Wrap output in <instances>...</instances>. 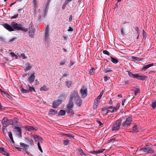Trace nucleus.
Masks as SVG:
<instances>
[{"mask_svg": "<svg viewBox=\"0 0 156 156\" xmlns=\"http://www.w3.org/2000/svg\"><path fill=\"white\" fill-rule=\"evenodd\" d=\"M73 103L70 102H69L66 105V112L70 117H73L74 114V112L73 109Z\"/></svg>", "mask_w": 156, "mask_h": 156, "instance_id": "f03ea898", "label": "nucleus"}, {"mask_svg": "<svg viewBox=\"0 0 156 156\" xmlns=\"http://www.w3.org/2000/svg\"><path fill=\"white\" fill-rule=\"evenodd\" d=\"M11 26L7 23L3 24H2L5 28L9 31H12L16 30H21L24 32L28 31V29L23 27L21 23L12 22L11 23Z\"/></svg>", "mask_w": 156, "mask_h": 156, "instance_id": "f257e3e1", "label": "nucleus"}, {"mask_svg": "<svg viewBox=\"0 0 156 156\" xmlns=\"http://www.w3.org/2000/svg\"><path fill=\"white\" fill-rule=\"evenodd\" d=\"M95 69L94 68H91L89 71V73L90 75H93L94 73Z\"/></svg>", "mask_w": 156, "mask_h": 156, "instance_id": "79ce46f5", "label": "nucleus"}, {"mask_svg": "<svg viewBox=\"0 0 156 156\" xmlns=\"http://www.w3.org/2000/svg\"><path fill=\"white\" fill-rule=\"evenodd\" d=\"M119 82L121 83V84L122 85L126 84L130 85L131 84V83L129 81L127 80L126 79H120Z\"/></svg>", "mask_w": 156, "mask_h": 156, "instance_id": "f8f14e48", "label": "nucleus"}, {"mask_svg": "<svg viewBox=\"0 0 156 156\" xmlns=\"http://www.w3.org/2000/svg\"><path fill=\"white\" fill-rule=\"evenodd\" d=\"M78 92L76 90L72 91L70 93L69 102L73 103V101L79 97Z\"/></svg>", "mask_w": 156, "mask_h": 156, "instance_id": "39448f33", "label": "nucleus"}, {"mask_svg": "<svg viewBox=\"0 0 156 156\" xmlns=\"http://www.w3.org/2000/svg\"><path fill=\"white\" fill-rule=\"evenodd\" d=\"M27 67H26V69H25V70L26 71L29 70L32 68V67L31 66H30L29 63H28V64H27Z\"/></svg>", "mask_w": 156, "mask_h": 156, "instance_id": "ea45409f", "label": "nucleus"}, {"mask_svg": "<svg viewBox=\"0 0 156 156\" xmlns=\"http://www.w3.org/2000/svg\"><path fill=\"white\" fill-rule=\"evenodd\" d=\"M133 92L135 95H136L138 93H140V89L139 88H136L135 90H133Z\"/></svg>", "mask_w": 156, "mask_h": 156, "instance_id": "72a5a7b5", "label": "nucleus"}, {"mask_svg": "<svg viewBox=\"0 0 156 156\" xmlns=\"http://www.w3.org/2000/svg\"><path fill=\"white\" fill-rule=\"evenodd\" d=\"M48 8V7L45 6V8L44 10H43V12L47 14Z\"/></svg>", "mask_w": 156, "mask_h": 156, "instance_id": "5fc2aeb1", "label": "nucleus"}, {"mask_svg": "<svg viewBox=\"0 0 156 156\" xmlns=\"http://www.w3.org/2000/svg\"><path fill=\"white\" fill-rule=\"evenodd\" d=\"M132 121V116L131 115L129 116L126 119L125 121L122 122V126L123 129H125L130 126Z\"/></svg>", "mask_w": 156, "mask_h": 156, "instance_id": "20e7f679", "label": "nucleus"}, {"mask_svg": "<svg viewBox=\"0 0 156 156\" xmlns=\"http://www.w3.org/2000/svg\"><path fill=\"white\" fill-rule=\"evenodd\" d=\"M49 26L48 25L46 27V29L45 31V40L46 41H48V39L49 38Z\"/></svg>", "mask_w": 156, "mask_h": 156, "instance_id": "9d476101", "label": "nucleus"}, {"mask_svg": "<svg viewBox=\"0 0 156 156\" xmlns=\"http://www.w3.org/2000/svg\"><path fill=\"white\" fill-rule=\"evenodd\" d=\"M134 29L136 31V34H139V27H133Z\"/></svg>", "mask_w": 156, "mask_h": 156, "instance_id": "49530a36", "label": "nucleus"}, {"mask_svg": "<svg viewBox=\"0 0 156 156\" xmlns=\"http://www.w3.org/2000/svg\"><path fill=\"white\" fill-rule=\"evenodd\" d=\"M103 52L105 54H106V55H109V53L107 50H103Z\"/></svg>", "mask_w": 156, "mask_h": 156, "instance_id": "4d7b16f0", "label": "nucleus"}, {"mask_svg": "<svg viewBox=\"0 0 156 156\" xmlns=\"http://www.w3.org/2000/svg\"><path fill=\"white\" fill-rule=\"evenodd\" d=\"M151 106L154 109L156 108V101H152V104L151 105Z\"/></svg>", "mask_w": 156, "mask_h": 156, "instance_id": "e433bc0d", "label": "nucleus"}, {"mask_svg": "<svg viewBox=\"0 0 156 156\" xmlns=\"http://www.w3.org/2000/svg\"><path fill=\"white\" fill-rule=\"evenodd\" d=\"M122 119H119L113 124L112 128V130L113 131H116L120 129V127L121 125Z\"/></svg>", "mask_w": 156, "mask_h": 156, "instance_id": "7ed1b4c3", "label": "nucleus"}, {"mask_svg": "<svg viewBox=\"0 0 156 156\" xmlns=\"http://www.w3.org/2000/svg\"><path fill=\"white\" fill-rule=\"evenodd\" d=\"M146 35V33L144 30H143V38H146L145 36Z\"/></svg>", "mask_w": 156, "mask_h": 156, "instance_id": "052dcab7", "label": "nucleus"}, {"mask_svg": "<svg viewBox=\"0 0 156 156\" xmlns=\"http://www.w3.org/2000/svg\"><path fill=\"white\" fill-rule=\"evenodd\" d=\"M66 62V61L63 60L62 61L59 63L60 65H62L64 64Z\"/></svg>", "mask_w": 156, "mask_h": 156, "instance_id": "69168bd1", "label": "nucleus"}, {"mask_svg": "<svg viewBox=\"0 0 156 156\" xmlns=\"http://www.w3.org/2000/svg\"><path fill=\"white\" fill-rule=\"evenodd\" d=\"M62 103L61 101L59 100H58L56 101H55L53 102V107L54 108H57L60 104Z\"/></svg>", "mask_w": 156, "mask_h": 156, "instance_id": "dca6fc26", "label": "nucleus"}, {"mask_svg": "<svg viewBox=\"0 0 156 156\" xmlns=\"http://www.w3.org/2000/svg\"><path fill=\"white\" fill-rule=\"evenodd\" d=\"M20 145L25 149H27L29 147V145L28 144L24 143L21 142L20 143Z\"/></svg>", "mask_w": 156, "mask_h": 156, "instance_id": "7c9ffc66", "label": "nucleus"}, {"mask_svg": "<svg viewBox=\"0 0 156 156\" xmlns=\"http://www.w3.org/2000/svg\"><path fill=\"white\" fill-rule=\"evenodd\" d=\"M18 16V14L15 15L14 16H12L11 18V19H15L16 18H17Z\"/></svg>", "mask_w": 156, "mask_h": 156, "instance_id": "13d9d810", "label": "nucleus"}, {"mask_svg": "<svg viewBox=\"0 0 156 156\" xmlns=\"http://www.w3.org/2000/svg\"><path fill=\"white\" fill-rule=\"evenodd\" d=\"M96 121L99 124V126H101L102 125V123H101V121L98 120H97Z\"/></svg>", "mask_w": 156, "mask_h": 156, "instance_id": "774afa93", "label": "nucleus"}, {"mask_svg": "<svg viewBox=\"0 0 156 156\" xmlns=\"http://www.w3.org/2000/svg\"><path fill=\"white\" fill-rule=\"evenodd\" d=\"M51 0H47L45 2V6H48Z\"/></svg>", "mask_w": 156, "mask_h": 156, "instance_id": "37998d69", "label": "nucleus"}, {"mask_svg": "<svg viewBox=\"0 0 156 156\" xmlns=\"http://www.w3.org/2000/svg\"><path fill=\"white\" fill-rule=\"evenodd\" d=\"M104 80L105 81H106L110 79V77L107 76H105L104 77Z\"/></svg>", "mask_w": 156, "mask_h": 156, "instance_id": "680f3d73", "label": "nucleus"}, {"mask_svg": "<svg viewBox=\"0 0 156 156\" xmlns=\"http://www.w3.org/2000/svg\"><path fill=\"white\" fill-rule=\"evenodd\" d=\"M102 96L101 95H99L98 96L97 98H95V100H97L98 101H100V99L101 98Z\"/></svg>", "mask_w": 156, "mask_h": 156, "instance_id": "e2e57ef3", "label": "nucleus"}, {"mask_svg": "<svg viewBox=\"0 0 156 156\" xmlns=\"http://www.w3.org/2000/svg\"><path fill=\"white\" fill-rule=\"evenodd\" d=\"M101 110L104 112L105 114H107L109 112H110L111 110L108 109L107 108H102Z\"/></svg>", "mask_w": 156, "mask_h": 156, "instance_id": "c756f323", "label": "nucleus"}, {"mask_svg": "<svg viewBox=\"0 0 156 156\" xmlns=\"http://www.w3.org/2000/svg\"><path fill=\"white\" fill-rule=\"evenodd\" d=\"M87 87L85 86H83L80 91L82 98H84L87 96Z\"/></svg>", "mask_w": 156, "mask_h": 156, "instance_id": "0eeeda50", "label": "nucleus"}, {"mask_svg": "<svg viewBox=\"0 0 156 156\" xmlns=\"http://www.w3.org/2000/svg\"><path fill=\"white\" fill-rule=\"evenodd\" d=\"M102 69L103 71L105 73H112L113 72V70L111 69L110 66H104L102 67Z\"/></svg>", "mask_w": 156, "mask_h": 156, "instance_id": "1a4fd4ad", "label": "nucleus"}, {"mask_svg": "<svg viewBox=\"0 0 156 156\" xmlns=\"http://www.w3.org/2000/svg\"><path fill=\"white\" fill-rule=\"evenodd\" d=\"M138 127L137 126L135 125L133 127V130L132 131H130L131 132H135L136 133L138 131Z\"/></svg>", "mask_w": 156, "mask_h": 156, "instance_id": "c9c22d12", "label": "nucleus"}, {"mask_svg": "<svg viewBox=\"0 0 156 156\" xmlns=\"http://www.w3.org/2000/svg\"><path fill=\"white\" fill-rule=\"evenodd\" d=\"M47 14L44 12L40 13L38 16V20H40L43 18H44L46 16Z\"/></svg>", "mask_w": 156, "mask_h": 156, "instance_id": "a878e982", "label": "nucleus"}, {"mask_svg": "<svg viewBox=\"0 0 156 156\" xmlns=\"http://www.w3.org/2000/svg\"><path fill=\"white\" fill-rule=\"evenodd\" d=\"M29 91H30V92H32V91H33L35 92L36 91L35 88L34 87H31V86H30L29 85Z\"/></svg>", "mask_w": 156, "mask_h": 156, "instance_id": "a19ab883", "label": "nucleus"}, {"mask_svg": "<svg viewBox=\"0 0 156 156\" xmlns=\"http://www.w3.org/2000/svg\"><path fill=\"white\" fill-rule=\"evenodd\" d=\"M120 106V104L119 103L117 104L115 108H113V109L111 111V112L112 113L114 112H116L119 108Z\"/></svg>", "mask_w": 156, "mask_h": 156, "instance_id": "c85d7f7f", "label": "nucleus"}, {"mask_svg": "<svg viewBox=\"0 0 156 156\" xmlns=\"http://www.w3.org/2000/svg\"><path fill=\"white\" fill-rule=\"evenodd\" d=\"M33 136L36 141H40L42 140V138L41 137L37 136V135L35 134L33 135Z\"/></svg>", "mask_w": 156, "mask_h": 156, "instance_id": "bb28decb", "label": "nucleus"}, {"mask_svg": "<svg viewBox=\"0 0 156 156\" xmlns=\"http://www.w3.org/2000/svg\"><path fill=\"white\" fill-rule=\"evenodd\" d=\"M40 90L41 91L42 90L45 91L48 90V88H47L46 86L44 85L40 88Z\"/></svg>", "mask_w": 156, "mask_h": 156, "instance_id": "4c0bfd02", "label": "nucleus"}, {"mask_svg": "<svg viewBox=\"0 0 156 156\" xmlns=\"http://www.w3.org/2000/svg\"><path fill=\"white\" fill-rule=\"evenodd\" d=\"M78 151H79V154L80 155H83L84 154V153L83 150L81 149H78Z\"/></svg>", "mask_w": 156, "mask_h": 156, "instance_id": "603ef678", "label": "nucleus"}, {"mask_svg": "<svg viewBox=\"0 0 156 156\" xmlns=\"http://www.w3.org/2000/svg\"><path fill=\"white\" fill-rule=\"evenodd\" d=\"M67 4V3H66L65 2H64L62 7V9H64L65 8L66 5Z\"/></svg>", "mask_w": 156, "mask_h": 156, "instance_id": "0e129e2a", "label": "nucleus"}, {"mask_svg": "<svg viewBox=\"0 0 156 156\" xmlns=\"http://www.w3.org/2000/svg\"><path fill=\"white\" fill-rule=\"evenodd\" d=\"M140 151H143L144 152H146L147 153L153 154L154 153V150L149 147H144L141 148Z\"/></svg>", "mask_w": 156, "mask_h": 156, "instance_id": "6e6552de", "label": "nucleus"}, {"mask_svg": "<svg viewBox=\"0 0 156 156\" xmlns=\"http://www.w3.org/2000/svg\"><path fill=\"white\" fill-rule=\"evenodd\" d=\"M111 58L112 62L114 63H117L118 62V59L117 58H113L112 57H111Z\"/></svg>", "mask_w": 156, "mask_h": 156, "instance_id": "473e14b6", "label": "nucleus"}, {"mask_svg": "<svg viewBox=\"0 0 156 156\" xmlns=\"http://www.w3.org/2000/svg\"><path fill=\"white\" fill-rule=\"evenodd\" d=\"M124 28L122 27L121 29V32L122 34L123 35L124 34Z\"/></svg>", "mask_w": 156, "mask_h": 156, "instance_id": "338daca9", "label": "nucleus"}, {"mask_svg": "<svg viewBox=\"0 0 156 156\" xmlns=\"http://www.w3.org/2000/svg\"><path fill=\"white\" fill-rule=\"evenodd\" d=\"M37 146L39 148V149L41 152H43V151L42 148L40 146V144L39 142H38L37 143Z\"/></svg>", "mask_w": 156, "mask_h": 156, "instance_id": "8fccbe9b", "label": "nucleus"}, {"mask_svg": "<svg viewBox=\"0 0 156 156\" xmlns=\"http://www.w3.org/2000/svg\"><path fill=\"white\" fill-rule=\"evenodd\" d=\"M66 111L64 110H61L58 115V116L60 115H63L66 114Z\"/></svg>", "mask_w": 156, "mask_h": 156, "instance_id": "2f4dec72", "label": "nucleus"}, {"mask_svg": "<svg viewBox=\"0 0 156 156\" xmlns=\"http://www.w3.org/2000/svg\"><path fill=\"white\" fill-rule=\"evenodd\" d=\"M99 101H98L97 100H95L93 106V108L94 109H95L97 108L99 103Z\"/></svg>", "mask_w": 156, "mask_h": 156, "instance_id": "5701e85b", "label": "nucleus"}, {"mask_svg": "<svg viewBox=\"0 0 156 156\" xmlns=\"http://www.w3.org/2000/svg\"><path fill=\"white\" fill-rule=\"evenodd\" d=\"M131 58H132L131 59L133 61L137 60L138 59V57H137L132 56Z\"/></svg>", "mask_w": 156, "mask_h": 156, "instance_id": "6e6d98bb", "label": "nucleus"}, {"mask_svg": "<svg viewBox=\"0 0 156 156\" xmlns=\"http://www.w3.org/2000/svg\"><path fill=\"white\" fill-rule=\"evenodd\" d=\"M70 141V140H68L67 139L65 140L64 141L63 144L65 145H67L68 144L69 142Z\"/></svg>", "mask_w": 156, "mask_h": 156, "instance_id": "de8ad7c7", "label": "nucleus"}, {"mask_svg": "<svg viewBox=\"0 0 156 156\" xmlns=\"http://www.w3.org/2000/svg\"><path fill=\"white\" fill-rule=\"evenodd\" d=\"M19 119L17 118H14L13 120H11L10 121L11 122L13 126H18V123L19 122Z\"/></svg>", "mask_w": 156, "mask_h": 156, "instance_id": "6ab92c4d", "label": "nucleus"}, {"mask_svg": "<svg viewBox=\"0 0 156 156\" xmlns=\"http://www.w3.org/2000/svg\"><path fill=\"white\" fill-rule=\"evenodd\" d=\"M76 104V105L78 107H80L82 103V100L80 98V97H78L76 100H74Z\"/></svg>", "mask_w": 156, "mask_h": 156, "instance_id": "ddd939ff", "label": "nucleus"}, {"mask_svg": "<svg viewBox=\"0 0 156 156\" xmlns=\"http://www.w3.org/2000/svg\"><path fill=\"white\" fill-rule=\"evenodd\" d=\"M63 135L62 136H67L69 137H73V135L72 134H62Z\"/></svg>", "mask_w": 156, "mask_h": 156, "instance_id": "a18cd8bd", "label": "nucleus"}, {"mask_svg": "<svg viewBox=\"0 0 156 156\" xmlns=\"http://www.w3.org/2000/svg\"><path fill=\"white\" fill-rule=\"evenodd\" d=\"M128 75L130 77L134 78H137V74H134L133 73L129 71H128Z\"/></svg>", "mask_w": 156, "mask_h": 156, "instance_id": "b1692460", "label": "nucleus"}, {"mask_svg": "<svg viewBox=\"0 0 156 156\" xmlns=\"http://www.w3.org/2000/svg\"><path fill=\"white\" fill-rule=\"evenodd\" d=\"M28 29L29 30L28 32L29 36L31 38H34L35 29L34 28L33 24L32 22H31L30 24Z\"/></svg>", "mask_w": 156, "mask_h": 156, "instance_id": "423d86ee", "label": "nucleus"}, {"mask_svg": "<svg viewBox=\"0 0 156 156\" xmlns=\"http://www.w3.org/2000/svg\"><path fill=\"white\" fill-rule=\"evenodd\" d=\"M57 112L56 111L55 112V110L52 109H51L49 112L48 115L51 116H52L54 115L55 113L56 114Z\"/></svg>", "mask_w": 156, "mask_h": 156, "instance_id": "cd10ccee", "label": "nucleus"}, {"mask_svg": "<svg viewBox=\"0 0 156 156\" xmlns=\"http://www.w3.org/2000/svg\"><path fill=\"white\" fill-rule=\"evenodd\" d=\"M147 78L148 77L146 76H142L137 74L136 79L139 80H145V79H147Z\"/></svg>", "mask_w": 156, "mask_h": 156, "instance_id": "412c9836", "label": "nucleus"}, {"mask_svg": "<svg viewBox=\"0 0 156 156\" xmlns=\"http://www.w3.org/2000/svg\"><path fill=\"white\" fill-rule=\"evenodd\" d=\"M21 91L22 93H28L29 92V90L24 89L23 88L21 89Z\"/></svg>", "mask_w": 156, "mask_h": 156, "instance_id": "58836bf2", "label": "nucleus"}, {"mask_svg": "<svg viewBox=\"0 0 156 156\" xmlns=\"http://www.w3.org/2000/svg\"><path fill=\"white\" fill-rule=\"evenodd\" d=\"M105 150V149H103L101 150H98L97 151H96V154H98L102 153L103 152L104 150Z\"/></svg>", "mask_w": 156, "mask_h": 156, "instance_id": "09e8293b", "label": "nucleus"}, {"mask_svg": "<svg viewBox=\"0 0 156 156\" xmlns=\"http://www.w3.org/2000/svg\"><path fill=\"white\" fill-rule=\"evenodd\" d=\"M38 5V1L37 0H33V6L34 7V10L36 12L37 8Z\"/></svg>", "mask_w": 156, "mask_h": 156, "instance_id": "aec40b11", "label": "nucleus"}, {"mask_svg": "<svg viewBox=\"0 0 156 156\" xmlns=\"http://www.w3.org/2000/svg\"><path fill=\"white\" fill-rule=\"evenodd\" d=\"M24 128L26 130L29 131H31L34 130H36L37 129V128L35 129L33 126H25Z\"/></svg>", "mask_w": 156, "mask_h": 156, "instance_id": "a211bd4d", "label": "nucleus"}, {"mask_svg": "<svg viewBox=\"0 0 156 156\" xmlns=\"http://www.w3.org/2000/svg\"><path fill=\"white\" fill-rule=\"evenodd\" d=\"M71 85V83L70 81H68L66 82V85L69 88L70 87Z\"/></svg>", "mask_w": 156, "mask_h": 156, "instance_id": "3c124183", "label": "nucleus"}, {"mask_svg": "<svg viewBox=\"0 0 156 156\" xmlns=\"http://www.w3.org/2000/svg\"><path fill=\"white\" fill-rule=\"evenodd\" d=\"M67 97V94L66 93H61L59 97V100L61 101L62 102V101L65 100Z\"/></svg>", "mask_w": 156, "mask_h": 156, "instance_id": "4468645a", "label": "nucleus"}, {"mask_svg": "<svg viewBox=\"0 0 156 156\" xmlns=\"http://www.w3.org/2000/svg\"><path fill=\"white\" fill-rule=\"evenodd\" d=\"M24 138L26 140V142L27 143L31 146L34 145V141L33 140L29 138V137H26Z\"/></svg>", "mask_w": 156, "mask_h": 156, "instance_id": "2eb2a0df", "label": "nucleus"}, {"mask_svg": "<svg viewBox=\"0 0 156 156\" xmlns=\"http://www.w3.org/2000/svg\"><path fill=\"white\" fill-rule=\"evenodd\" d=\"M154 64L153 63L149 64L143 67V68L142 69V71H145L146 69H147L149 67L153 66Z\"/></svg>", "mask_w": 156, "mask_h": 156, "instance_id": "393cba45", "label": "nucleus"}, {"mask_svg": "<svg viewBox=\"0 0 156 156\" xmlns=\"http://www.w3.org/2000/svg\"><path fill=\"white\" fill-rule=\"evenodd\" d=\"M8 135H9V137L10 138V139L12 141L13 143H14V140H13V138L12 137V133L11 132H8Z\"/></svg>", "mask_w": 156, "mask_h": 156, "instance_id": "f704fd0d", "label": "nucleus"}, {"mask_svg": "<svg viewBox=\"0 0 156 156\" xmlns=\"http://www.w3.org/2000/svg\"><path fill=\"white\" fill-rule=\"evenodd\" d=\"M35 77V73L34 72L28 78L27 80L29 83H31L34 81Z\"/></svg>", "mask_w": 156, "mask_h": 156, "instance_id": "9b49d317", "label": "nucleus"}, {"mask_svg": "<svg viewBox=\"0 0 156 156\" xmlns=\"http://www.w3.org/2000/svg\"><path fill=\"white\" fill-rule=\"evenodd\" d=\"M10 55L12 57H15L16 58L17 57V55L13 52H11Z\"/></svg>", "mask_w": 156, "mask_h": 156, "instance_id": "bf43d9fd", "label": "nucleus"}, {"mask_svg": "<svg viewBox=\"0 0 156 156\" xmlns=\"http://www.w3.org/2000/svg\"><path fill=\"white\" fill-rule=\"evenodd\" d=\"M16 131L18 133V134L19 136L21 137L22 136V130L20 127H16L14 128Z\"/></svg>", "mask_w": 156, "mask_h": 156, "instance_id": "4be33fe9", "label": "nucleus"}, {"mask_svg": "<svg viewBox=\"0 0 156 156\" xmlns=\"http://www.w3.org/2000/svg\"><path fill=\"white\" fill-rule=\"evenodd\" d=\"M20 57L22 58L23 59L27 58V57L25 55L24 53H22L20 55Z\"/></svg>", "mask_w": 156, "mask_h": 156, "instance_id": "864d4df0", "label": "nucleus"}, {"mask_svg": "<svg viewBox=\"0 0 156 156\" xmlns=\"http://www.w3.org/2000/svg\"><path fill=\"white\" fill-rule=\"evenodd\" d=\"M8 121V119L5 118L3 119L2 120V123L3 127H6L9 125Z\"/></svg>", "mask_w": 156, "mask_h": 156, "instance_id": "f3484780", "label": "nucleus"}, {"mask_svg": "<svg viewBox=\"0 0 156 156\" xmlns=\"http://www.w3.org/2000/svg\"><path fill=\"white\" fill-rule=\"evenodd\" d=\"M0 90L2 92V94L4 96H5L7 97H9V94H8L7 93H6L5 91H2L1 90Z\"/></svg>", "mask_w": 156, "mask_h": 156, "instance_id": "c03bdc74", "label": "nucleus"}]
</instances>
